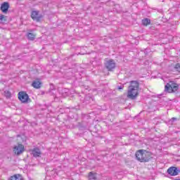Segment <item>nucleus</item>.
Returning <instances> with one entry per match:
<instances>
[{
  "mask_svg": "<svg viewBox=\"0 0 180 180\" xmlns=\"http://www.w3.org/2000/svg\"><path fill=\"white\" fill-rule=\"evenodd\" d=\"M51 89H52V90H53V89H54V88H53V87H51Z\"/></svg>",
  "mask_w": 180,
  "mask_h": 180,
  "instance_id": "25",
  "label": "nucleus"
},
{
  "mask_svg": "<svg viewBox=\"0 0 180 180\" xmlns=\"http://www.w3.org/2000/svg\"><path fill=\"white\" fill-rule=\"evenodd\" d=\"M32 86L35 89H40L41 88V82L39 79H36L32 82Z\"/></svg>",
  "mask_w": 180,
  "mask_h": 180,
  "instance_id": "10",
  "label": "nucleus"
},
{
  "mask_svg": "<svg viewBox=\"0 0 180 180\" xmlns=\"http://www.w3.org/2000/svg\"><path fill=\"white\" fill-rule=\"evenodd\" d=\"M18 99L22 102V103H27L29 100V94L26 91H20L18 93Z\"/></svg>",
  "mask_w": 180,
  "mask_h": 180,
  "instance_id": "4",
  "label": "nucleus"
},
{
  "mask_svg": "<svg viewBox=\"0 0 180 180\" xmlns=\"http://www.w3.org/2000/svg\"><path fill=\"white\" fill-rule=\"evenodd\" d=\"M137 160L139 161V162H148V161H150L149 158H137Z\"/></svg>",
  "mask_w": 180,
  "mask_h": 180,
  "instance_id": "19",
  "label": "nucleus"
},
{
  "mask_svg": "<svg viewBox=\"0 0 180 180\" xmlns=\"http://www.w3.org/2000/svg\"><path fill=\"white\" fill-rule=\"evenodd\" d=\"M31 18L35 22H40L43 18V15L39 14V11H33L31 13Z\"/></svg>",
  "mask_w": 180,
  "mask_h": 180,
  "instance_id": "6",
  "label": "nucleus"
},
{
  "mask_svg": "<svg viewBox=\"0 0 180 180\" xmlns=\"http://www.w3.org/2000/svg\"><path fill=\"white\" fill-rule=\"evenodd\" d=\"M8 180H25V179H23L21 174H17L11 176Z\"/></svg>",
  "mask_w": 180,
  "mask_h": 180,
  "instance_id": "12",
  "label": "nucleus"
},
{
  "mask_svg": "<svg viewBox=\"0 0 180 180\" xmlns=\"http://www.w3.org/2000/svg\"><path fill=\"white\" fill-rule=\"evenodd\" d=\"M89 180H96V173H94V172H90L89 173Z\"/></svg>",
  "mask_w": 180,
  "mask_h": 180,
  "instance_id": "16",
  "label": "nucleus"
},
{
  "mask_svg": "<svg viewBox=\"0 0 180 180\" xmlns=\"http://www.w3.org/2000/svg\"><path fill=\"white\" fill-rule=\"evenodd\" d=\"M174 122H176V117H172L169 120V124H174Z\"/></svg>",
  "mask_w": 180,
  "mask_h": 180,
  "instance_id": "21",
  "label": "nucleus"
},
{
  "mask_svg": "<svg viewBox=\"0 0 180 180\" xmlns=\"http://www.w3.org/2000/svg\"><path fill=\"white\" fill-rule=\"evenodd\" d=\"M91 101H93L92 97L89 96H85L83 103H85L86 105H88V103H91Z\"/></svg>",
  "mask_w": 180,
  "mask_h": 180,
  "instance_id": "13",
  "label": "nucleus"
},
{
  "mask_svg": "<svg viewBox=\"0 0 180 180\" xmlns=\"http://www.w3.org/2000/svg\"><path fill=\"white\" fill-rule=\"evenodd\" d=\"M9 9V3L4 2L1 6V11L3 12V13H6Z\"/></svg>",
  "mask_w": 180,
  "mask_h": 180,
  "instance_id": "11",
  "label": "nucleus"
},
{
  "mask_svg": "<svg viewBox=\"0 0 180 180\" xmlns=\"http://www.w3.org/2000/svg\"><path fill=\"white\" fill-rule=\"evenodd\" d=\"M178 89H179V85L174 82H169L165 86V92H168L169 94L176 92Z\"/></svg>",
  "mask_w": 180,
  "mask_h": 180,
  "instance_id": "2",
  "label": "nucleus"
},
{
  "mask_svg": "<svg viewBox=\"0 0 180 180\" xmlns=\"http://www.w3.org/2000/svg\"><path fill=\"white\" fill-rule=\"evenodd\" d=\"M177 161H179V160H177Z\"/></svg>",
  "mask_w": 180,
  "mask_h": 180,
  "instance_id": "26",
  "label": "nucleus"
},
{
  "mask_svg": "<svg viewBox=\"0 0 180 180\" xmlns=\"http://www.w3.org/2000/svg\"><path fill=\"white\" fill-rule=\"evenodd\" d=\"M172 71H174V72H180V63L176 64L173 68Z\"/></svg>",
  "mask_w": 180,
  "mask_h": 180,
  "instance_id": "18",
  "label": "nucleus"
},
{
  "mask_svg": "<svg viewBox=\"0 0 180 180\" xmlns=\"http://www.w3.org/2000/svg\"><path fill=\"white\" fill-rule=\"evenodd\" d=\"M27 37L28 40H31L33 41V40H34V39H36V34H34L32 32H27Z\"/></svg>",
  "mask_w": 180,
  "mask_h": 180,
  "instance_id": "14",
  "label": "nucleus"
},
{
  "mask_svg": "<svg viewBox=\"0 0 180 180\" xmlns=\"http://www.w3.org/2000/svg\"><path fill=\"white\" fill-rule=\"evenodd\" d=\"M14 154L16 155H20L23 151H25V146L22 144H18L17 146H15L13 148Z\"/></svg>",
  "mask_w": 180,
  "mask_h": 180,
  "instance_id": "7",
  "label": "nucleus"
},
{
  "mask_svg": "<svg viewBox=\"0 0 180 180\" xmlns=\"http://www.w3.org/2000/svg\"><path fill=\"white\" fill-rule=\"evenodd\" d=\"M11 95L12 94H11V91H4V96H6V98H11Z\"/></svg>",
  "mask_w": 180,
  "mask_h": 180,
  "instance_id": "20",
  "label": "nucleus"
},
{
  "mask_svg": "<svg viewBox=\"0 0 180 180\" xmlns=\"http://www.w3.org/2000/svg\"><path fill=\"white\" fill-rule=\"evenodd\" d=\"M109 1H110V0L107 1L105 2V4H108V2H109Z\"/></svg>",
  "mask_w": 180,
  "mask_h": 180,
  "instance_id": "24",
  "label": "nucleus"
},
{
  "mask_svg": "<svg viewBox=\"0 0 180 180\" xmlns=\"http://www.w3.org/2000/svg\"><path fill=\"white\" fill-rule=\"evenodd\" d=\"M123 88H124V84H122L120 86H117V89H118V91H122V89H123Z\"/></svg>",
  "mask_w": 180,
  "mask_h": 180,
  "instance_id": "22",
  "label": "nucleus"
},
{
  "mask_svg": "<svg viewBox=\"0 0 180 180\" xmlns=\"http://www.w3.org/2000/svg\"><path fill=\"white\" fill-rule=\"evenodd\" d=\"M135 155L136 158H146V157H150V158H153V157H151V155H153V153L144 149L137 150Z\"/></svg>",
  "mask_w": 180,
  "mask_h": 180,
  "instance_id": "3",
  "label": "nucleus"
},
{
  "mask_svg": "<svg viewBox=\"0 0 180 180\" xmlns=\"http://www.w3.org/2000/svg\"><path fill=\"white\" fill-rule=\"evenodd\" d=\"M167 173L169 175H172V176H175L179 173V169L175 167H172L167 169Z\"/></svg>",
  "mask_w": 180,
  "mask_h": 180,
  "instance_id": "8",
  "label": "nucleus"
},
{
  "mask_svg": "<svg viewBox=\"0 0 180 180\" xmlns=\"http://www.w3.org/2000/svg\"><path fill=\"white\" fill-rule=\"evenodd\" d=\"M4 15L0 14V20H4Z\"/></svg>",
  "mask_w": 180,
  "mask_h": 180,
  "instance_id": "23",
  "label": "nucleus"
},
{
  "mask_svg": "<svg viewBox=\"0 0 180 180\" xmlns=\"http://www.w3.org/2000/svg\"><path fill=\"white\" fill-rule=\"evenodd\" d=\"M39 162H40V164H41L42 165H46L47 162H50V160L46 158H40L39 160Z\"/></svg>",
  "mask_w": 180,
  "mask_h": 180,
  "instance_id": "17",
  "label": "nucleus"
},
{
  "mask_svg": "<svg viewBox=\"0 0 180 180\" xmlns=\"http://www.w3.org/2000/svg\"><path fill=\"white\" fill-rule=\"evenodd\" d=\"M104 65L108 71H112V70H115V68H116V63L112 59L105 61Z\"/></svg>",
  "mask_w": 180,
  "mask_h": 180,
  "instance_id": "5",
  "label": "nucleus"
},
{
  "mask_svg": "<svg viewBox=\"0 0 180 180\" xmlns=\"http://www.w3.org/2000/svg\"><path fill=\"white\" fill-rule=\"evenodd\" d=\"M31 154L33 157L37 158L41 156V150H40V148L35 147L31 150Z\"/></svg>",
  "mask_w": 180,
  "mask_h": 180,
  "instance_id": "9",
  "label": "nucleus"
},
{
  "mask_svg": "<svg viewBox=\"0 0 180 180\" xmlns=\"http://www.w3.org/2000/svg\"><path fill=\"white\" fill-rule=\"evenodd\" d=\"M151 24V20L150 18H144L142 20V25L143 26H148V25Z\"/></svg>",
  "mask_w": 180,
  "mask_h": 180,
  "instance_id": "15",
  "label": "nucleus"
},
{
  "mask_svg": "<svg viewBox=\"0 0 180 180\" xmlns=\"http://www.w3.org/2000/svg\"><path fill=\"white\" fill-rule=\"evenodd\" d=\"M139 84L137 81H131L129 86L127 96L129 99H136L139 95Z\"/></svg>",
  "mask_w": 180,
  "mask_h": 180,
  "instance_id": "1",
  "label": "nucleus"
}]
</instances>
